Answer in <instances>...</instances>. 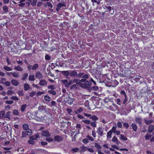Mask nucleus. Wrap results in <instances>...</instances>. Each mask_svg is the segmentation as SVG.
<instances>
[{
    "instance_id": "31",
    "label": "nucleus",
    "mask_w": 154,
    "mask_h": 154,
    "mask_svg": "<svg viewBox=\"0 0 154 154\" xmlns=\"http://www.w3.org/2000/svg\"><path fill=\"white\" fill-rule=\"evenodd\" d=\"M11 113V112L8 111V112H6L5 114V118H10V115Z\"/></svg>"
},
{
    "instance_id": "47",
    "label": "nucleus",
    "mask_w": 154,
    "mask_h": 154,
    "mask_svg": "<svg viewBox=\"0 0 154 154\" xmlns=\"http://www.w3.org/2000/svg\"><path fill=\"white\" fill-rule=\"evenodd\" d=\"M36 94V92L35 91H33L32 92H30L29 94V95L31 97H32L34 95H35Z\"/></svg>"
},
{
    "instance_id": "21",
    "label": "nucleus",
    "mask_w": 154,
    "mask_h": 154,
    "mask_svg": "<svg viewBox=\"0 0 154 154\" xmlns=\"http://www.w3.org/2000/svg\"><path fill=\"white\" fill-rule=\"evenodd\" d=\"M12 75L15 78H17L19 76L18 73L17 72H12Z\"/></svg>"
},
{
    "instance_id": "53",
    "label": "nucleus",
    "mask_w": 154,
    "mask_h": 154,
    "mask_svg": "<svg viewBox=\"0 0 154 154\" xmlns=\"http://www.w3.org/2000/svg\"><path fill=\"white\" fill-rule=\"evenodd\" d=\"M123 126L124 127L126 128H128L129 127L128 124L127 123H124L123 124Z\"/></svg>"
},
{
    "instance_id": "25",
    "label": "nucleus",
    "mask_w": 154,
    "mask_h": 154,
    "mask_svg": "<svg viewBox=\"0 0 154 154\" xmlns=\"http://www.w3.org/2000/svg\"><path fill=\"white\" fill-rule=\"evenodd\" d=\"M26 134L27 135H30L32 133V131L30 129H28L26 130L25 131Z\"/></svg>"
},
{
    "instance_id": "52",
    "label": "nucleus",
    "mask_w": 154,
    "mask_h": 154,
    "mask_svg": "<svg viewBox=\"0 0 154 154\" xmlns=\"http://www.w3.org/2000/svg\"><path fill=\"white\" fill-rule=\"evenodd\" d=\"M95 147L99 149L101 148V147L100 145L97 143H95Z\"/></svg>"
},
{
    "instance_id": "2",
    "label": "nucleus",
    "mask_w": 154,
    "mask_h": 154,
    "mask_svg": "<svg viewBox=\"0 0 154 154\" xmlns=\"http://www.w3.org/2000/svg\"><path fill=\"white\" fill-rule=\"evenodd\" d=\"M98 134L100 136L102 137L103 135V130L101 127H99L97 131Z\"/></svg>"
},
{
    "instance_id": "23",
    "label": "nucleus",
    "mask_w": 154,
    "mask_h": 154,
    "mask_svg": "<svg viewBox=\"0 0 154 154\" xmlns=\"http://www.w3.org/2000/svg\"><path fill=\"white\" fill-rule=\"evenodd\" d=\"M27 105L26 104H23L21 106V110L23 112L25 111L26 107Z\"/></svg>"
},
{
    "instance_id": "16",
    "label": "nucleus",
    "mask_w": 154,
    "mask_h": 154,
    "mask_svg": "<svg viewBox=\"0 0 154 154\" xmlns=\"http://www.w3.org/2000/svg\"><path fill=\"white\" fill-rule=\"evenodd\" d=\"M5 113L4 111H1L0 112V117L1 118H3L5 117Z\"/></svg>"
},
{
    "instance_id": "18",
    "label": "nucleus",
    "mask_w": 154,
    "mask_h": 154,
    "mask_svg": "<svg viewBox=\"0 0 154 154\" xmlns=\"http://www.w3.org/2000/svg\"><path fill=\"white\" fill-rule=\"evenodd\" d=\"M131 127L133 129L134 131H136L137 130V127L136 125L134 123H132L131 124Z\"/></svg>"
},
{
    "instance_id": "28",
    "label": "nucleus",
    "mask_w": 154,
    "mask_h": 154,
    "mask_svg": "<svg viewBox=\"0 0 154 154\" xmlns=\"http://www.w3.org/2000/svg\"><path fill=\"white\" fill-rule=\"evenodd\" d=\"M82 81H80V80H79V79H74L72 80V82L73 83H76L77 84L79 85V82H81Z\"/></svg>"
},
{
    "instance_id": "60",
    "label": "nucleus",
    "mask_w": 154,
    "mask_h": 154,
    "mask_svg": "<svg viewBox=\"0 0 154 154\" xmlns=\"http://www.w3.org/2000/svg\"><path fill=\"white\" fill-rule=\"evenodd\" d=\"M22 137H25L26 136V134L25 131H22Z\"/></svg>"
},
{
    "instance_id": "30",
    "label": "nucleus",
    "mask_w": 154,
    "mask_h": 154,
    "mask_svg": "<svg viewBox=\"0 0 154 154\" xmlns=\"http://www.w3.org/2000/svg\"><path fill=\"white\" fill-rule=\"evenodd\" d=\"M120 138L122 140L124 141L126 140L127 139V138L122 134L120 135Z\"/></svg>"
},
{
    "instance_id": "62",
    "label": "nucleus",
    "mask_w": 154,
    "mask_h": 154,
    "mask_svg": "<svg viewBox=\"0 0 154 154\" xmlns=\"http://www.w3.org/2000/svg\"><path fill=\"white\" fill-rule=\"evenodd\" d=\"M5 85L7 86H9L10 85V82L9 81H6L4 83Z\"/></svg>"
},
{
    "instance_id": "41",
    "label": "nucleus",
    "mask_w": 154,
    "mask_h": 154,
    "mask_svg": "<svg viewBox=\"0 0 154 154\" xmlns=\"http://www.w3.org/2000/svg\"><path fill=\"white\" fill-rule=\"evenodd\" d=\"M68 113L69 115H71L72 112V110L71 109L67 108L66 110Z\"/></svg>"
},
{
    "instance_id": "8",
    "label": "nucleus",
    "mask_w": 154,
    "mask_h": 154,
    "mask_svg": "<svg viewBox=\"0 0 154 154\" xmlns=\"http://www.w3.org/2000/svg\"><path fill=\"white\" fill-rule=\"evenodd\" d=\"M35 77L37 79H41L42 78V75L40 72H38L36 73Z\"/></svg>"
},
{
    "instance_id": "33",
    "label": "nucleus",
    "mask_w": 154,
    "mask_h": 154,
    "mask_svg": "<svg viewBox=\"0 0 154 154\" xmlns=\"http://www.w3.org/2000/svg\"><path fill=\"white\" fill-rule=\"evenodd\" d=\"M28 76V75L27 73L23 74L22 78V79L23 80H25L27 78Z\"/></svg>"
},
{
    "instance_id": "51",
    "label": "nucleus",
    "mask_w": 154,
    "mask_h": 154,
    "mask_svg": "<svg viewBox=\"0 0 154 154\" xmlns=\"http://www.w3.org/2000/svg\"><path fill=\"white\" fill-rule=\"evenodd\" d=\"M83 111V109L81 108H80L78 109L76 112V113H79L80 112H82Z\"/></svg>"
},
{
    "instance_id": "58",
    "label": "nucleus",
    "mask_w": 154,
    "mask_h": 154,
    "mask_svg": "<svg viewBox=\"0 0 154 154\" xmlns=\"http://www.w3.org/2000/svg\"><path fill=\"white\" fill-rule=\"evenodd\" d=\"M45 59L48 60H49L51 59L50 57L48 55H46L45 57Z\"/></svg>"
},
{
    "instance_id": "7",
    "label": "nucleus",
    "mask_w": 154,
    "mask_h": 154,
    "mask_svg": "<svg viewBox=\"0 0 154 154\" xmlns=\"http://www.w3.org/2000/svg\"><path fill=\"white\" fill-rule=\"evenodd\" d=\"M77 75V72L75 71L70 70L69 71V75L72 77H73Z\"/></svg>"
},
{
    "instance_id": "44",
    "label": "nucleus",
    "mask_w": 154,
    "mask_h": 154,
    "mask_svg": "<svg viewBox=\"0 0 154 154\" xmlns=\"http://www.w3.org/2000/svg\"><path fill=\"white\" fill-rule=\"evenodd\" d=\"M91 119L95 121L98 119L97 116L95 115L93 116H91Z\"/></svg>"
},
{
    "instance_id": "24",
    "label": "nucleus",
    "mask_w": 154,
    "mask_h": 154,
    "mask_svg": "<svg viewBox=\"0 0 154 154\" xmlns=\"http://www.w3.org/2000/svg\"><path fill=\"white\" fill-rule=\"evenodd\" d=\"M74 100L73 98H69L68 99V101L69 104L70 105H71L73 103V102L74 101Z\"/></svg>"
},
{
    "instance_id": "54",
    "label": "nucleus",
    "mask_w": 154,
    "mask_h": 154,
    "mask_svg": "<svg viewBox=\"0 0 154 154\" xmlns=\"http://www.w3.org/2000/svg\"><path fill=\"white\" fill-rule=\"evenodd\" d=\"M121 101V100L119 98L117 99L116 101V102L117 103L118 105H119L120 106L121 105V103H120Z\"/></svg>"
},
{
    "instance_id": "6",
    "label": "nucleus",
    "mask_w": 154,
    "mask_h": 154,
    "mask_svg": "<svg viewBox=\"0 0 154 154\" xmlns=\"http://www.w3.org/2000/svg\"><path fill=\"white\" fill-rule=\"evenodd\" d=\"M62 138L59 136H55L54 138L55 141H62Z\"/></svg>"
},
{
    "instance_id": "19",
    "label": "nucleus",
    "mask_w": 154,
    "mask_h": 154,
    "mask_svg": "<svg viewBox=\"0 0 154 154\" xmlns=\"http://www.w3.org/2000/svg\"><path fill=\"white\" fill-rule=\"evenodd\" d=\"M24 90L25 91H27L29 88V85L28 84H26L24 85Z\"/></svg>"
},
{
    "instance_id": "45",
    "label": "nucleus",
    "mask_w": 154,
    "mask_h": 154,
    "mask_svg": "<svg viewBox=\"0 0 154 154\" xmlns=\"http://www.w3.org/2000/svg\"><path fill=\"white\" fill-rule=\"evenodd\" d=\"M46 140L48 142H51L53 141V139L50 137H47L46 138Z\"/></svg>"
},
{
    "instance_id": "46",
    "label": "nucleus",
    "mask_w": 154,
    "mask_h": 154,
    "mask_svg": "<svg viewBox=\"0 0 154 154\" xmlns=\"http://www.w3.org/2000/svg\"><path fill=\"white\" fill-rule=\"evenodd\" d=\"M13 94V91L11 90H8L7 91V94L8 95H11Z\"/></svg>"
},
{
    "instance_id": "57",
    "label": "nucleus",
    "mask_w": 154,
    "mask_h": 154,
    "mask_svg": "<svg viewBox=\"0 0 154 154\" xmlns=\"http://www.w3.org/2000/svg\"><path fill=\"white\" fill-rule=\"evenodd\" d=\"M90 124L93 127L95 128L96 126V125L94 122H90Z\"/></svg>"
},
{
    "instance_id": "1",
    "label": "nucleus",
    "mask_w": 154,
    "mask_h": 154,
    "mask_svg": "<svg viewBox=\"0 0 154 154\" xmlns=\"http://www.w3.org/2000/svg\"><path fill=\"white\" fill-rule=\"evenodd\" d=\"M81 82L79 83V85L82 88H87L92 85L91 81H86L85 79H82L80 80Z\"/></svg>"
},
{
    "instance_id": "4",
    "label": "nucleus",
    "mask_w": 154,
    "mask_h": 154,
    "mask_svg": "<svg viewBox=\"0 0 154 154\" xmlns=\"http://www.w3.org/2000/svg\"><path fill=\"white\" fill-rule=\"evenodd\" d=\"M41 134L42 136L47 137H49L50 135L48 131H42Z\"/></svg>"
},
{
    "instance_id": "61",
    "label": "nucleus",
    "mask_w": 154,
    "mask_h": 154,
    "mask_svg": "<svg viewBox=\"0 0 154 154\" xmlns=\"http://www.w3.org/2000/svg\"><path fill=\"white\" fill-rule=\"evenodd\" d=\"M13 101L12 100H8V101H6L5 102L7 104H12L13 103Z\"/></svg>"
},
{
    "instance_id": "59",
    "label": "nucleus",
    "mask_w": 154,
    "mask_h": 154,
    "mask_svg": "<svg viewBox=\"0 0 154 154\" xmlns=\"http://www.w3.org/2000/svg\"><path fill=\"white\" fill-rule=\"evenodd\" d=\"M92 135L94 137H96V133L94 130H93L92 131Z\"/></svg>"
},
{
    "instance_id": "22",
    "label": "nucleus",
    "mask_w": 154,
    "mask_h": 154,
    "mask_svg": "<svg viewBox=\"0 0 154 154\" xmlns=\"http://www.w3.org/2000/svg\"><path fill=\"white\" fill-rule=\"evenodd\" d=\"M39 65L38 64L36 63L32 66V70H36L38 67Z\"/></svg>"
},
{
    "instance_id": "39",
    "label": "nucleus",
    "mask_w": 154,
    "mask_h": 154,
    "mask_svg": "<svg viewBox=\"0 0 154 154\" xmlns=\"http://www.w3.org/2000/svg\"><path fill=\"white\" fill-rule=\"evenodd\" d=\"M82 142L83 143L87 144L89 142L88 139L87 138L84 139L82 140Z\"/></svg>"
},
{
    "instance_id": "42",
    "label": "nucleus",
    "mask_w": 154,
    "mask_h": 154,
    "mask_svg": "<svg viewBox=\"0 0 154 154\" xmlns=\"http://www.w3.org/2000/svg\"><path fill=\"white\" fill-rule=\"evenodd\" d=\"M2 9L4 12H6L8 11V8L7 7L4 6L2 7Z\"/></svg>"
},
{
    "instance_id": "20",
    "label": "nucleus",
    "mask_w": 154,
    "mask_h": 154,
    "mask_svg": "<svg viewBox=\"0 0 154 154\" xmlns=\"http://www.w3.org/2000/svg\"><path fill=\"white\" fill-rule=\"evenodd\" d=\"M112 133V131L111 130L109 131L107 133V138H110L111 137V136Z\"/></svg>"
},
{
    "instance_id": "56",
    "label": "nucleus",
    "mask_w": 154,
    "mask_h": 154,
    "mask_svg": "<svg viewBox=\"0 0 154 154\" xmlns=\"http://www.w3.org/2000/svg\"><path fill=\"white\" fill-rule=\"evenodd\" d=\"M117 125L118 127L119 128H121L122 127V124L120 122H118Z\"/></svg>"
},
{
    "instance_id": "29",
    "label": "nucleus",
    "mask_w": 154,
    "mask_h": 154,
    "mask_svg": "<svg viewBox=\"0 0 154 154\" xmlns=\"http://www.w3.org/2000/svg\"><path fill=\"white\" fill-rule=\"evenodd\" d=\"M81 151L83 152H85L87 150L88 148L86 146H82L81 147Z\"/></svg>"
},
{
    "instance_id": "35",
    "label": "nucleus",
    "mask_w": 154,
    "mask_h": 154,
    "mask_svg": "<svg viewBox=\"0 0 154 154\" xmlns=\"http://www.w3.org/2000/svg\"><path fill=\"white\" fill-rule=\"evenodd\" d=\"M30 138L31 139V140H29L28 141V143H29L33 144L34 143V141L33 140H34V139H32V137H30Z\"/></svg>"
},
{
    "instance_id": "11",
    "label": "nucleus",
    "mask_w": 154,
    "mask_h": 154,
    "mask_svg": "<svg viewBox=\"0 0 154 154\" xmlns=\"http://www.w3.org/2000/svg\"><path fill=\"white\" fill-rule=\"evenodd\" d=\"M44 99L45 101L48 102H49L51 100V98L48 95L44 96Z\"/></svg>"
},
{
    "instance_id": "9",
    "label": "nucleus",
    "mask_w": 154,
    "mask_h": 154,
    "mask_svg": "<svg viewBox=\"0 0 154 154\" xmlns=\"http://www.w3.org/2000/svg\"><path fill=\"white\" fill-rule=\"evenodd\" d=\"M62 73L65 76H68L69 75V70L63 71H61Z\"/></svg>"
},
{
    "instance_id": "10",
    "label": "nucleus",
    "mask_w": 154,
    "mask_h": 154,
    "mask_svg": "<svg viewBox=\"0 0 154 154\" xmlns=\"http://www.w3.org/2000/svg\"><path fill=\"white\" fill-rule=\"evenodd\" d=\"M39 84L42 86H44L47 84V82L43 80H41L39 82Z\"/></svg>"
},
{
    "instance_id": "14",
    "label": "nucleus",
    "mask_w": 154,
    "mask_h": 154,
    "mask_svg": "<svg viewBox=\"0 0 154 154\" xmlns=\"http://www.w3.org/2000/svg\"><path fill=\"white\" fill-rule=\"evenodd\" d=\"M154 127L153 125H150L149 126L148 131L149 133H151L154 130Z\"/></svg>"
},
{
    "instance_id": "5",
    "label": "nucleus",
    "mask_w": 154,
    "mask_h": 154,
    "mask_svg": "<svg viewBox=\"0 0 154 154\" xmlns=\"http://www.w3.org/2000/svg\"><path fill=\"white\" fill-rule=\"evenodd\" d=\"M142 121V119L141 117H137L135 119V121L137 123L139 124H141Z\"/></svg>"
},
{
    "instance_id": "26",
    "label": "nucleus",
    "mask_w": 154,
    "mask_h": 154,
    "mask_svg": "<svg viewBox=\"0 0 154 154\" xmlns=\"http://www.w3.org/2000/svg\"><path fill=\"white\" fill-rule=\"evenodd\" d=\"M29 79L30 81H34L35 80V76L33 75H30L29 77Z\"/></svg>"
},
{
    "instance_id": "55",
    "label": "nucleus",
    "mask_w": 154,
    "mask_h": 154,
    "mask_svg": "<svg viewBox=\"0 0 154 154\" xmlns=\"http://www.w3.org/2000/svg\"><path fill=\"white\" fill-rule=\"evenodd\" d=\"M44 93V92L38 91V92H37V93L36 94V95L37 96H39L40 95H42V94H43Z\"/></svg>"
},
{
    "instance_id": "27",
    "label": "nucleus",
    "mask_w": 154,
    "mask_h": 154,
    "mask_svg": "<svg viewBox=\"0 0 154 154\" xmlns=\"http://www.w3.org/2000/svg\"><path fill=\"white\" fill-rule=\"evenodd\" d=\"M151 137V135L150 134H147L145 136V139L146 140H149Z\"/></svg>"
},
{
    "instance_id": "3",
    "label": "nucleus",
    "mask_w": 154,
    "mask_h": 154,
    "mask_svg": "<svg viewBox=\"0 0 154 154\" xmlns=\"http://www.w3.org/2000/svg\"><path fill=\"white\" fill-rule=\"evenodd\" d=\"M47 106H46L42 105L38 107V110L40 112L46 110Z\"/></svg>"
},
{
    "instance_id": "34",
    "label": "nucleus",
    "mask_w": 154,
    "mask_h": 154,
    "mask_svg": "<svg viewBox=\"0 0 154 154\" xmlns=\"http://www.w3.org/2000/svg\"><path fill=\"white\" fill-rule=\"evenodd\" d=\"M4 69L6 71H10L12 70V69L10 67L7 66H5L4 67Z\"/></svg>"
},
{
    "instance_id": "38",
    "label": "nucleus",
    "mask_w": 154,
    "mask_h": 154,
    "mask_svg": "<svg viewBox=\"0 0 154 154\" xmlns=\"http://www.w3.org/2000/svg\"><path fill=\"white\" fill-rule=\"evenodd\" d=\"M82 122L86 124H89L90 123V120L86 119H84L82 120Z\"/></svg>"
},
{
    "instance_id": "50",
    "label": "nucleus",
    "mask_w": 154,
    "mask_h": 154,
    "mask_svg": "<svg viewBox=\"0 0 154 154\" xmlns=\"http://www.w3.org/2000/svg\"><path fill=\"white\" fill-rule=\"evenodd\" d=\"M48 89H51V90H54L55 89L54 85H51L48 86Z\"/></svg>"
},
{
    "instance_id": "37",
    "label": "nucleus",
    "mask_w": 154,
    "mask_h": 154,
    "mask_svg": "<svg viewBox=\"0 0 154 154\" xmlns=\"http://www.w3.org/2000/svg\"><path fill=\"white\" fill-rule=\"evenodd\" d=\"M32 1L31 0L30 1L31 2V4L32 6H35L37 3V1L35 0H32Z\"/></svg>"
},
{
    "instance_id": "48",
    "label": "nucleus",
    "mask_w": 154,
    "mask_h": 154,
    "mask_svg": "<svg viewBox=\"0 0 154 154\" xmlns=\"http://www.w3.org/2000/svg\"><path fill=\"white\" fill-rule=\"evenodd\" d=\"M13 113L14 115H18L19 114V112L17 110H15L13 112Z\"/></svg>"
},
{
    "instance_id": "12",
    "label": "nucleus",
    "mask_w": 154,
    "mask_h": 154,
    "mask_svg": "<svg viewBox=\"0 0 154 154\" xmlns=\"http://www.w3.org/2000/svg\"><path fill=\"white\" fill-rule=\"evenodd\" d=\"M14 69L15 70L19 71H22L23 70V68H22L20 66H17L15 67Z\"/></svg>"
},
{
    "instance_id": "36",
    "label": "nucleus",
    "mask_w": 154,
    "mask_h": 154,
    "mask_svg": "<svg viewBox=\"0 0 154 154\" xmlns=\"http://www.w3.org/2000/svg\"><path fill=\"white\" fill-rule=\"evenodd\" d=\"M23 128L24 130H26L29 129V126L28 125L26 124H24L23 125Z\"/></svg>"
},
{
    "instance_id": "40",
    "label": "nucleus",
    "mask_w": 154,
    "mask_h": 154,
    "mask_svg": "<svg viewBox=\"0 0 154 154\" xmlns=\"http://www.w3.org/2000/svg\"><path fill=\"white\" fill-rule=\"evenodd\" d=\"M65 5L61 3H59L57 5V7H58L59 8H60V9L62 7L65 6Z\"/></svg>"
},
{
    "instance_id": "32",
    "label": "nucleus",
    "mask_w": 154,
    "mask_h": 154,
    "mask_svg": "<svg viewBox=\"0 0 154 154\" xmlns=\"http://www.w3.org/2000/svg\"><path fill=\"white\" fill-rule=\"evenodd\" d=\"M112 141L113 142H116V143L118 141V140L117 137L114 136L113 137L112 139Z\"/></svg>"
},
{
    "instance_id": "49",
    "label": "nucleus",
    "mask_w": 154,
    "mask_h": 154,
    "mask_svg": "<svg viewBox=\"0 0 154 154\" xmlns=\"http://www.w3.org/2000/svg\"><path fill=\"white\" fill-rule=\"evenodd\" d=\"M87 138L88 139V140H90L91 141H94V139L92 137H91L89 135H88L87 136Z\"/></svg>"
},
{
    "instance_id": "43",
    "label": "nucleus",
    "mask_w": 154,
    "mask_h": 154,
    "mask_svg": "<svg viewBox=\"0 0 154 154\" xmlns=\"http://www.w3.org/2000/svg\"><path fill=\"white\" fill-rule=\"evenodd\" d=\"M84 73H80L78 74H77L76 75L77 77L78 78H81L82 77H83V75H84Z\"/></svg>"
},
{
    "instance_id": "64",
    "label": "nucleus",
    "mask_w": 154,
    "mask_h": 154,
    "mask_svg": "<svg viewBox=\"0 0 154 154\" xmlns=\"http://www.w3.org/2000/svg\"><path fill=\"white\" fill-rule=\"evenodd\" d=\"M87 150L91 152H94V150L91 148H88Z\"/></svg>"
},
{
    "instance_id": "63",
    "label": "nucleus",
    "mask_w": 154,
    "mask_h": 154,
    "mask_svg": "<svg viewBox=\"0 0 154 154\" xmlns=\"http://www.w3.org/2000/svg\"><path fill=\"white\" fill-rule=\"evenodd\" d=\"M11 99L14 100H18V98L16 96H12L11 97Z\"/></svg>"
},
{
    "instance_id": "15",
    "label": "nucleus",
    "mask_w": 154,
    "mask_h": 154,
    "mask_svg": "<svg viewBox=\"0 0 154 154\" xmlns=\"http://www.w3.org/2000/svg\"><path fill=\"white\" fill-rule=\"evenodd\" d=\"M146 125H149L152 123L153 122V120H147L146 119H144Z\"/></svg>"
},
{
    "instance_id": "13",
    "label": "nucleus",
    "mask_w": 154,
    "mask_h": 154,
    "mask_svg": "<svg viewBox=\"0 0 154 154\" xmlns=\"http://www.w3.org/2000/svg\"><path fill=\"white\" fill-rule=\"evenodd\" d=\"M11 82L14 86H17L18 84V81L14 79H12L11 81Z\"/></svg>"
},
{
    "instance_id": "17",
    "label": "nucleus",
    "mask_w": 154,
    "mask_h": 154,
    "mask_svg": "<svg viewBox=\"0 0 154 154\" xmlns=\"http://www.w3.org/2000/svg\"><path fill=\"white\" fill-rule=\"evenodd\" d=\"M48 92L49 93L53 95H56V92L55 91L53 90H48Z\"/></svg>"
}]
</instances>
